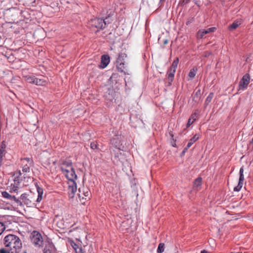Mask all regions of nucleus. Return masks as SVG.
<instances>
[{"mask_svg":"<svg viewBox=\"0 0 253 253\" xmlns=\"http://www.w3.org/2000/svg\"><path fill=\"white\" fill-rule=\"evenodd\" d=\"M17 53H19L20 52H22V50L20 48H19L18 50H17Z\"/></svg>","mask_w":253,"mask_h":253,"instance_id":"nucleus-47","label":"nucleus"},{"mask_svg":"<svg viewBox=\"0 0 253 253\" xmlns=\"http://www.w3.org/2000/svg\"><path fill=\"white\" fill-rule=\"evenodd\" d=\"M189 148H187V146H186V147L185 148H184V149L183 150V151L182 152V154L184 155Z\"/></svg>","mask_w":253,"mask_h":253,"instance_id":"nucleus-40","label":"nucleus"},{"mask_svg":"<svg viewBox=\"0 0 253 253\" xmlns=\"http://www.w3.org/2000/svg\"><path fill=\"white\" fill-rule=\"evenodd\" d=\"M21 166L22 171L24 172H28L30 171V167L33 164V160L29 158H26L21 159Z\"/></svg>","mask_w":253,"mask_h":253,"instance_id":"nucleus-7","label":"nucleus"},{"mask_svg":"<svg viewBox=\"0 0 253 253\" xmlns=\"http://www.w3.org/2000/svg\"><path fill=\"white\" fill-rule=\"evenodd\" d=\"M69 169H64L63 173L65 175L67 179L69 182L74 181L77 179V175L75 173V169L73 168H68Z\"/></svg>","mask_w":253,"mask_h":253,"instance_id":"nucleus-4","label":"nucleus"},{"mask_svg":"<svg viewBox=\"0 0 253 253\" xmlns=\"http://www.w3.org/2000/svg\"><path fill=\"white\" fill-rule=\"evenodd\" d=\"M110 57L109 55L104 54L101 56V63L100 65V68H105L109 63Z\"/></svg>","mask_w":253,"mask_h":253,"instance_id":"nucleus-10","label":"nucleus"},{"mask_svg":"<svg viewBox=\"0 0 253 253\" xmlns=\"http://www.w3.org/2000/svg\"><path fill=\"white\" fill-rule=\"evenodd\" d=\"M214 96V94L212 92H211L209 95L207 96V98L206 99L205 102V105L206 106H208L209 104L211 102L212 99L213 98Z\"/></svg>","mask_w":253,"mask_h":253,"instance_id":"nucleus-19","label":"nucleus"},{"mask_svg":"<svg viewBox=\"0 0 253 253\" xmlns=\"http://www.w3.org/2000/svg\"><path fill=\"white\" fill-rule=\"evenodd\" d=\"M16 241H17V246L19 247V244H20V245L21 246V243H20V240L19 238H18L17 237Z\"/></svg>","mask_w":253,"mask_h":253,"instance_id":"nucleus-41","label":"nucleus"},{"mask_svg":"<svg viewBox=\"0 0 253 253\" xmlns=\"http://www.w3.org/2000/svg\"><path fill=\"white\" fill-rule=\"evenodd\" d=\"M198 115L199 112L198 111H197L194 113H192L189 118L194 122L197 119Z\"/></svg>","mask_w":253,"mask_h":253,"instance_id":"nucleus-26","label":"nucleus"},{"mask_svg":"<svg viewBox=\"0 0 253 253\" xmlns=\"http://www.w3.org/2000/svg\"><path fill=\"white\" fill-rule=\"evenodd\" d=\"M17 253H27V252H26V251L24 250H23L21 252H17Z\"/></svg>","mask_w":253,"mask_h":253,"instance_id":"nucleus-45","label":"nucleus"},{"mask_svg":"<svg viewBox=\"0 0 253 253\" xmlns=\"http://www.w3.org/2000/svg\"><path fill=\"white\" fill-rule=\"evenodd\" d=\"M164 251V244L160 243L157 249V252L159 253H162Z\"/></svg>","mask_w":253,"mask_h":253,"instance_id":"nucleus-27","label":"nucleus"},{"mask_svg":"<svg viewBox=\"0 0 253 253\" xmlns=\"http://www.w3.org/2000/svg\"><path fill=\"white\" fill-rule=\"evenodd\" d=\"M250 78L249 75H245L239 82L238 90H245L250 83Z\"/></svg>","mask_w":253,"mask_h":253,"instance_id":"nucleus-8","label":"nucleus"},{"mask_svg":"<svg viewBox=\"0 0 253 253\" xmlns=\"http://www.w3.org/2000/svg\"><path fill=\"white\" fill-rule=\"evenodd\" d=\"M197 71V68H193L190 71L189 73V77L191 79H193L196 76V74Z\"/></svg>","mask_w":253,"mask_h":253,"instance_id":"nucleus-23","label":"nucleus"},{"mask_svg":"<svg viewBox=\"0 0 253 253\" xmlns=\"http://www.w3.org/2000/svg\"><path fill=\"white\" fill-rule=\"evenodd\" d=\"M111 22L108 18L105 19L99 18H94L89 21V25L92 27L97 29V30H102L105 28L106 25Z\"/></svg>","mask_w":253,"mask_h":253,"instance_id":"nucleus-1","label":"nucleus"},{"mask_svg":"<svg viewBox=\"0 0 253 253\" xmlns=\"http://www.w3.org/2000/svg\"><path fill=\"white\" fill-rule=\"evenodd\" d=\"M242 24V20H236L232 24L230 25L229 26V30H233L236 29L239 25H240Z\"/></svg>","mask_w":253,"mask_h":253,"instance_id":"nucleus-16","label":"nucleus"},{"mask_svg":"<svg viewBox=\"0 0 253 253\" xmlns=\"http://www.w3.org/2000/svg\"><path fill=\"white\" fill-rule=\"evenodd\" d=\"M69 192L71 193L70 194H72L71 196V197H73L75 194V193L77 191V184L74 181L69 182Z\"/></svg>","mask_w":253,"mask_h":253,"instance_id":"nucleus-11","label":"nucleus"},{"mask_svg":"<svg viewBox=\"0 0 253 253\" xmlns=\"http://www.w3.org/2000/svg\"><path fill=\"white\" fill-rule=\"evenodd\" d=\"M243 172H244V168H243V167H242L240 169V171H239L240 177H239V178H241V179L244 178Z\"/></svg>","mask_w":253,"mask_h":253,"instance_id":"nucleus-31","label":"nucleus"},{"mask_svg":"<svg viewBox=\"0 0 253 253\" xmlns=\"http://www.w3.org/2000/svg\"><path fill=\"white\" fill-rule=\"evenodd\" d=\"M191 0H182V2L183 3H188L189 1H190Z\"/></svg>","mask_w":253,"mask_h":253,"instance_id":"nucleus-42","label":"nucleus"},{"mask_svg":"<svg viewBox=\"0 0 253 253\" xmlns=\"http://www.w3.org/2000/svg\"><path fill=\"white\" fill-rule=\"evenodd\" d=\"M53 245L49 244L48 247L44 248L43 253H53Z\"/></svg>","mask_w":253,"mask_h":253,"instance_id":"nucleus-20","label":"nucleus"},{"mask_svg":"<svg viewBox=\"0 0 253 253\" xmlns=\"http://www.w3.org/2000/svg\"><path fill=\"white\" fill-rule=\"evenodd\" d=\"M178 62H179V59L178 58H176L173 61L171 66L169 69H174V71H176V69L177 67Z\"/></svg>","mask_w":253,"mask_h":253,"instance_id":"nucleus-22","label":"nucleus"},{"mask_svg":"<svg viewBox=\"0 0 253 253\" xmlns=\"http://www.w3.org/2000/svg\"><path fill=\"white\" fill-rule=\"evenodd\" d=\"M29 197V196L27 194L24 193L22 194L20 199H17V206H21L23 204H24L27 206H31L32 201Z\"/></svg>","mask_w":253,"mask_h":253,"instance_id":"nucleus-5","label":"nucleus"},{"mask_svg":"<svg viewBox=\"0 0 253 253\" xmlns=\"http://www.w3.org/2000/svg\"><path fill=\"white\" fill-rule=\"evenodd\" d=\"M201 95V90L198 89L195 93L194 96L193 97V100L195 101H198L200 99V97Z\"/></svg>","mask_w":253,"mask_h":253,"instance_id":"nucleus-24","label":"nucleus"},{"mask_svg":"<svg viewBox=\"0 0 253 253\" xmlns=\"http://www.w3.org/2000/svg\"><path fill=\"white\" fill-rule=\"evenodd\" d=\"M168 43V40H165L164 41V43L165 44H167Z\"/></svg>","mask_w":253,"mask_h":253,"instance_id":"nucleus-46","label":"nucleus"},{"mask_svg":"<svg viewBox=\"0 0 253 253\" xmlns=\"http://www.w3.org/2000/svg\"><path fill=\"white\" fill-rule=\"evenodd\" d=\"M199 139V135L198 134H196L194 135L189 140V142L188 143L187 146V148H190L192 145L196 141H197Z\"/></svg>","mask_w":253,"mask_h":253,"instance_id":"nucleus-17","label":"nucleus"},{"mask_svg":"<svg viewBox=\"0 0 253 253\" xmlns=\"http://www.w3.org/2000/svg\"><path fill=\"white\" fill-rule=\"evenodd\" d=\"M241 187H239L238 186H237L234 187V191L238 192V191H239L241 190Z\"/></svg>","mask_w":253,"mask_h":253,"instance_id":"nucleus-39","label":"nucleus"},{"mask_svg":"<svg viewBox=\"0 0 253 253\" xmlns=\"http://www.w3.org/2000/svg\"><path fill=\"white\" fill-rule=\"evenodd\" d=\"M79 196L80 197H81L80 194H79Z\"/></svg>","mask_w":253,"mask_h":253,"instance_id":"nucleus-53","label":"nucleus"},{"mask_svg":"<svg viewBox=\"0 0 253 253\" xmlns=\"http://www.w3.org/2000/svg\"><path fill=\"white\" fill-rule=\"evenodd\" d=\"M116 63L118 71L122 73H124L125 74H126L125 70L126 69V67L125 66V63L120 62H116Z\"/></svg>","mask_w":253,"mask_h":253,"instance_id":"nucleus-15","label":"nucleus"},{"mask_svg":"<svg viewBox=\"0 0 253 253\" xmlns=\"http://www.w3.org/2000/svg\"><path fill=\"white\" fill-rule=\"evenodd\" d=\"M241 179V178H239V182H238V184L237 186H238L239 187H240L242 188L243 186V185L244 178H242V179Z\"/></svg>","mask_w":253,"mask_h":253,"instance_id":"nucleus-33","label":"nucleus"},{"mask_svg":"<svg viewBox=\"0 0 253 253\" xmlns=\"http://www.w3.org/2000/svg\"><path fill=\"white\" fill-rule=\"evenodd\" d=\"M90 148L93 150L96 149L97 148V145L94 142H91L90 143Z\"/></svg>","mask_w":253,"mask_h":253,"instance_id":"nucleus-35","label":"nucleus"},{"mask_svg":"<svg viewBox=\"0 0 253 253\" xmlns=\"http://www.w3.org/2000/svg\"><path fill=\"white\" fill-rule=\"evenodd\" d=\"M75 251L76 253H84V252H83V249H79V250L75 249Z\"/></svg>","mask_w":253,"mask_h":253,"instance_id":"nucleus-38","label":"nucleus"},{"mask_svg":"<svg viewBox=\"0 0 253 253\" xmlns=\"http://www.w3.org/2000/svg\"><path fill=\"white\" fill-rule=\"evenodd\" d=\"M37 190L38 194V198L36 202L38 203L40 202L42 199V195L43 194V189L39 186L37 187Z\"/></svg>","mask_w":253,"mask_h":253,"instance_id":"nucleus-13","label":"nucleus"},{"mask_svg":"<svg viewBox=\"0 0 253 253\" xmlns=\"http://www.w3.org/2000/svg\"><path fill=\"white\" fill-rule=\"evenodd\" d=\"M105 99L107 100H108L109 101H112L114 99V97H113L112 95L110 94V92L108 93H106L105 95Z\"/></svg>","mask_w":253,"mask_h":253,"instance_id":"nucleus-29","label":"nucleus"},{"mask_svg":"<svg viewBox=\"0 0 253 253\" xmlns=\"http://www.w3.org/2000/svg\"><path fill=\"white\" fill-rule=\"evenodd\" d=\"M15 252L14 251H12L9 249L8 251L4 249H2L0 250V253H14Z\"/></svg>","mask_w":253,"mask_h":253,"instance_id":"nucleus-30","label":"nucleus"},{"mask_svg":"<svg viewBox=\"0 0 253 253\" xmlns=\"http://www.w3.org/2000/svg\"><path fill=\"white\" fill-rule=\"evenodd\" d=\"M79 192H80V193H81V189H79Z\"/></svg>","mask_w":253,"mask_h":253,"instance_id":"nucleus-51","label":"nucleus"},{"mask_svg":"<svg viewBox=\"0 0 253 253\" xmlns=\"http://www.w3.org/2000/svg\"><path fill=\"white\" fill-rule=\"evenodd\" d=\"M127 55L125 53H120L119 54L118 57L116 60V62H125V59Z\"/></svg>","mask_w":253,"mask_h":253,"instance_id":"nucleus-18","label":"nucleus"},{"mask_svg":"<svg viewBox=\"0 0 253 253\" xmlns=\"http://www.w3.org/2000/svg\"><path fill=\"white\" fill-rule=\"evenodd\" d=\"M83 194L85 197H88L89 196V190L87 189H86L85 191H83Z\"/></svg>","mask_w":253,"mask_h":253,"instance_id":"nucleus-37","label":"nucleus"},{"mask_svg":"<svg viewBox=\"0 0 253 253\" xmlns=\"http://www.w3.org/2000/svg\"><path fill=\"white\" fill-rule=\"evenodd\" d=\"M175 71L174 69H169L168 72V78L169 81V84H171V83L173 81Z\"/></svg>","mask_w":253,"mask_h":253,"instance_id":"nucleus-14","label":"nucleus"},{"mask_svg":"<svg viewBox=\"0 0 253 253\" xmlns=\"http://www.w3.org/2000/svg\"><path fill=\"white\" fill-rule=\"evenodd\" d=\"M19 62L20 63H21L22 61L21 60H20Z\"/></svg>","mask_w":253,"mask_h":253,"instance_id":"nucleus-52","label":"nucleus"},{"mask_svg":"<svg viewBox=\"0 0 253 253\" xmlns=\"http://www.w3.org/2000/svg\"><path fill=\"white\" fill-rule=\"evenodd\" d=\"M68 168H72V163L70 161H64L62 162L60 169L62 172H64L63 169H69Z\"/></svg>","mask_w":253,"mask_h":253,"instance_id":"nucleus-12","label":"nucleus"},{"mask_svg":"<svg viewBox=\"0 0 253 253\" xmlns=\"http://www.w3.org/2000/svg\"><path fill=\"white\" fill-rule=\"evenodd\" d=\"M164 1H165V0H160V2H164Z\"/></svg>","mask_w":253,"mask_h":253,"instance_id":"nucleus-49","label":"nucleus"},{"mask_svg":"<svg viewBox=\"0 0 253 253\" xmlns=\"http://www.w3.org/2000/svg\"><path fill=\"white\" fill-rule=\"evenodd\" d=\"M172 145L173 147H176V143H175V142L173 143L172 144Z\"/></svg>","mask_w":253,"mask_h":253,"instance_id":"nucleus-48","label":"nucleus"},{"mask_svg":"<svg viewBox=\"0 0 253 253\" xmlns=\"http://www.w3.org/2000/svg\"><path fill=\"white\" fill-rule=\"evenodd\" d=\"M4 245L6 247L9 248L10 250L16 251V236L12 234L7 235L4 238Z\"/></svg>","mask_w":253,"mask_h":253,"instance_id":"nucleus-2","label":"nucleus"},{"mask_svg":"<svg viewBox=\"0 0 253 253\" xmlns=\"http://www.w3.org/2000/svg\"><path fill=\"white\" fill-rule=\"evenodd\" d=\"M5 229L4 225L0 222V235L3 232Z\"/></svg>","mask_w":253,"mask_h":253,"instance_id":"nucleus-32","label":"nucleus"},{"mask_svg":"<svg viewBox=\"0 0 253 253\" xmlns=\"http://www.w3.org/2000/svg\"><path fill=\"white\" fill-rule=\"evenodd\" d=\"M202 180V179L201 177L196 179L194 183V187L197 188H199L201 185Z\"/></svg>","mask_w":253,"mask_h":253,"instance_id":"nucleus-21","label":"nucleus"},{"mask_svg":"<svg viewBox=\"0 0 253 253\" xmlns=\"http://www.w3.org/2000/svg\"><path fill=\"white\" fill-rule=\"evenodd\" d=\"M6 148V145L3 141L1 144L0 148V154L3 156L5 154V149Z\"/></svg>","mask_w":253,"mask_h":253,"instance_id":"nucleus-25","label":"nucleus"},{"mask_svg":"<svg viewBox=\"0 0 253 253\" xmlns=\"http://www.w3.org/2000/svg\"><path fill=\"white\" fill-rule=\"evenodd\" d=\"M194 123V121H192L191 119H190V118L188 119V122L187 123V125H186V127H188L189 126H190L193 123Z\"/></svg>","mask_w":253,"mask_h":253,"instance_id":"nucleus-36","label":"nucleus"},{"mask_svg":"<svg viewBox=\"0 0 253 253\" xmlns=\"http://www.w3.org/2000/svg\"><path fill=\"white\" fill-rule=\"evenodd\" d=\"M190 22V21L187 22L186 24L188 25Z\"/></svg>","mask_w":253,"mask_h":253,"instance_id":"nucleus-50","label":"nucleus"},{"mask_svg":"<svg viewBox=\"0 0 253 253\" xmlns=\"http://www.w3.org/2000/svg\"><path fill=\"white\" fill-rule=\"evenodd\" d=\"M71 245L75 250V249H76L77 250H79V249H82L81 247H79V246L77 245L74 242H73L72 243H71Z\"/></svg>","mask_w":253,"mask_h":253,"instance_id":"nucleus-34","label":"nucleus"},{"mask_svg":"<svg viewBox=\"0 0 253 253\" xmlns=\"http://www.w3.org/2000/svg\"><path fill=\"white\" fill-rule=\"evenodd\" d=\"M25 80L29 83H32L38 85H43L45 84V81L42 78H37L33 75L23 76Z\"/></svg>","mask_w":253,"mask_h":253,"instance_id":"nucleus-3","label":"nucleus"},{"mask_svg":"<svg viewBox=\"0 0 253 253\" xmlns=\"http://www.w3.org/2000/svg\"><path fill=\"white\" fill-rule=\"evenodd\" d=\"M215 30H216V28H215V27H211V28H208L207 29H200L197 33V38L198 39H201L206 34L214 32Z\"/></svg>","mask_w":253,"mask_h":253,"instance_id":"nucleus-9","label":"nucleus"},{"mask_svg":"<svg viewBox=\"0 0 253 253\" xmlns=\"http://www.w3.org/2000/svg\"><path fill=\"white\" fill-rule=\"evenodd\" d=\"M2 196L5 197V198H13L14 201H16V198L14 196H11L10 195H9L7 192H3L2 193Z\"/></svg>","mask_w":253,"mask_h":253,"instance_id":"nucleus-28","label":"nucleus"},{"mask_svg":"<svg viewBox=\"0 0 253 253\" xmlns=\"http://www.w3.org/2000/svg\"><path fill=\"white\" fill-rule=\"evenodd\" d=\"M42 235L38 232L34 231L31 233V240L34 245L41 246L42 242Z\"/></svg>","mask_w":253,"mask_h":253,"instance_id":"nucleus-6","label":"nucleus"},{"mask_svg":"<svg viewBox=\"0 0 253 253\" xmlns=\"http://www.w3.org/2000/svg\"><path fill=\"white\" fill-rule=\"evenodd\" d=\"M2 157H3V156H2V155L0 154V165H1V163L2 162Z\"/></svg>","mask_w":253,"mask_h":253,"instance_id":"nucleus-43","label":"nucleus"},{"mask_svg":"<svg viewBox=\"0 0 253 253\" xmlns=\"http://www.w3.org/2000/svg\"><path fill=\"white\" fill-rule=\"evenodd\" d=\"M201 253H209V252L207 251L204 250L201 252Z\"/></svg>","mask_w":253,"mask_h":253,"instance_id":"nucleus-44","label":"nucleus"}]
</instances>
